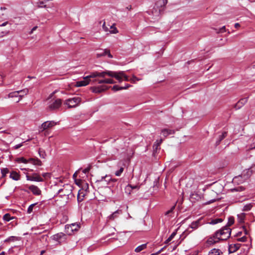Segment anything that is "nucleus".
Instances as JSON below:
<instances>
[{
  "label": "nucleus",
  "instance_id": "1",
  "mask_svg": "<svg viewBox=\"0 0 255 255\" xmlns=\"http://www.w3.org/2000/svg\"><path fill=\"white\" fill-rule=\"evenodd\" d=\"M231 234V229L224 227L220 230L217 231L212 236L209 237L207 243L211 245L218 243L220 240H226L230 237Z\"/></svg>",
  "mask_w": 255,
  "mask_h": 255
},
{
  "label": "nucleus",
  "instance_id": "2",
  "mask_svg": "<svg viewBox=\"0 0 255 255\" xmlns=\"http://www.w3.org/2000/svg\"><path fill=\"white\" fill-rule=\"evenodd\" d=\"M109 76L115 78L119 82H121L123 80L126 81H130L128 76L125 75L124 71L114 72L110 71L108 72Z\"/></svg>",
  "mask_w": 255,
  "mask_h": 255
},
{
  "label": "nucleus",
  "instance_id": "3",
  "mask_svg": "<svg viewBox=\"0 0 255 255\" xmlns=\"http://www.w3.org/2000/svg\"><path fill=\"white\" fill-rule=\"evenodd\" d=\"M81 99L79 97H75L71 99L66 100L64 104L67 106L68 108H75L77 107L81 102Z\"/></svg>",
  "mask_w": 255,
  "mask_h": 255
},
{
  "label": "nucleus",
  "instance_id": "4",
  "mask_svg": "<svg viewBox=\"0 0 255 255\" xmlns=\"http://www.w3.org/2000/svg\"><path fill=\"white\" fill-rule=\"evenodd\" d=\"M72 186L69 184L63 186V188L59 189L58 194L61 197L69 196L72 194Z\"/></svg>",
  "mask_w": 255,
  "mask_h": 255
},
{
  "label": "nucleus",
  "instance_id": "5",
  "mask_svg": "<svg viewBox=\"0 0 255 255\" xmlns=\"http://www.w3.org/2000/svg\"><path fill=\"white\" fill-rule=\"evenodd\" d=\"M62 104V100L60 99H57L53 101H51L48 106V109L50 111H54L58 109Z\"/></svg>",
  "mask_w": 255,
  "mask_h": 255
},
{
  "label": "nucleus",
  "instance_id": "6",
  "mask_svg": "<svg viewBox=\"0 0 255 255\" xmlns=\"http://www.w3.org/2000/svg\"><path fill=\"white\" fill-rule=\"evenodd\" d=\"M80 225L77 223L72 224L71 225H67L65 226L66 232L67 234L70 235L73 231H78L80 228Z\"/></svg>",
  "mask_w": 255,
  "mask_h": 255
},
{
  "label": "nucleus",
  "instance_id": "7",
  "mask_svg": "<svg viewBox=\"0 0 255 255\" xmlns=\"http://www.w3.org/2000/svg\"><path fill=\"white\" fill-rule=\"evenodd\" d=\"M110 71H103L102 72H93V73H91L89 75L87 76V78L91 80V78H94L97 77L104 78L106 75L109 76L108 72H109Z\"/></svg>",
  "mask_w": 255,
  "mask_h": 255
},
{
  "label": "nucleus",
  "instance_id": "8",
  "mask_svg": "<svg viewBox=\"0 0 255 255\" xmlns=\"http://www.w3.org/2000/svg\"><path fill=\"white\" fill-rule=\"evenodd\" d=\"M26 179L27 180L34 181L37 182H42L43 179L37 173H33L31 175H26Z\"/></svg>",
  "mask_w": 255,
  "mask_h": 255
},
{
  "label": "nucleus",
  "instance_id": "9",
  "mask_svg": "<svg viewBox=\"0 0 255 255\" xmlns=\"http://www.w3.org/2000/svg\"><path fill=\"white\" fill-rule=\"evenodd\" d=\"M56 125V123L54 121H47L44 122L40 128L41 129V132H42L45 129L50 128Z\"/></svg>",
  "mask_w": 255,
  "mask_h": 255
},
{
  "label": "nucleus",
  "instance_id": "10",
  "mask_svg": "<svg viewBox=\"0 0 255 255\" xmlns=\"http://www.w3.org/2000/svg\"><path fill=\"white\" fill-rule=\"evenodd\" d=\"M108 88L106 86H95L91 88V90L93 93H100L106 91Z\"/></svg>",
  "mask_w": 255,
  "mask_h": 255
},
{
  "label": "nucleus",
  "instance_id": "11",
  "mask_svg": "<svg viewBox=\"0 0 255 255\" xmlns=\"http://www.w3.org/2000/svg\"><path fill=\"white\" fill-rule=\"evenodd\" d=\"M93 81V80H92V81ZM91 81H92V80L90 79H88V78H87V76H86V77H84V78L82 80L76 82L75 85L77 87L85 86L87 85L88 84H89ZM92 82L94 83L93 82Z\"/></svg>",
  "mask_w": 255,
  "mask_h": 255
},
{
  "label": "nucleus",
  "instance_id": "12",
  "mask_svg": "<svg viewBox=\"0 0 255 255\" xmlns=\"http://www.w3.org/2000/svg\"><path fill=\"white\" fill-rule=\"evenodd\" d=\"M24 93L25 95H27L28 93V90L27 89H24L22 90L15 91L11 92L8 94L9 98L17 97H19V93Z\"/></svg>",
  "mask_w": 255,
  "mask_h": 255
},
{
  "label": "nucleus",
  "instance_id": "13",
  "mask_svg": "<svg viewBox=\"0 0 255 255\" xmlns=\"http://www.w3.org/2000/svg\"><path fill=\"white\" fill-rule=\"evenodd\" d=\"M122 213L121 210H118L108 217V221H113L118 218L120 214Z\"/></svg>",
  "mask_w": 255,
  "mask_h": 255
},
{
  "label": "nucleus",
  "instance_id": "14",
  "mask_svg": "<svg viewBox=\"0 0 255 255\" xmlns=\"http://www.w3.org/2000/svg\"><path fill=\"white\" fill-rule=\"evenodd\" d=\"M106 55H107L109 58L113 57L112 55L110 53V50L107 49L102 50L101 52H99L97 54V56L98 57H100Z\"/></svg>",
  "mask_w": 255,
  "mask_h": 255
},
{
  "label": "nucleus",
  "instance_id": "15",
  "mask_svg": "<svg viewBox=\"0 0 255 255\" xmlns=\"http://www.w3.org/2000/svg\"><path fill=\"white\" fill-rule=\"evenodd\" d=\"M28 189L35 195H39L41 194V191L39 188L35 185H30L29 186Z\"/></svg>",
  "mask_w": 255,
  "mask_h": 255
},
{
  "label": "nucleus",
  "instance_id": "16",
  "mask_svg": "<svg viewBox=\"0 0 255 255\" xmlns=\"http://www.w3.org/2000/svg\"><path fill=\"white\" fill-rule=\"evenodd\" d=\"M248 101V98H245L241 99L238 103L235 105V108L236 110L240 109Z\"/></svg>",
  "mask_w": 255,
  "mask_h": 255
},
{
  "label": "nucleus",
  "instance_id": "17",
  "mask_svg": "<svg viewBox=\"0 0 255 255\" xmlns=\"http://www.w3.org/2000/svg\"><path fill=\"white\" fill-rule=\"evenodd\" d=\"M98 82V84H103V83H106V84H114L115 83V81L111 79H104V80H97V79H95V80H93V82Z\"/></svg>",
  "mask_w": 255,
  "mask_h": 255
},
{
  "label": "nucleus",
  "instance_id": "18",
  "mask_svg": "<svg viewBox=\"0 0 255 255\" xmlns=\"http://www.w3.org/2000/svg\"><path fill=\"white\" fill-rule=\"evenodd\" d=\"M241 247V244H236L230 245L229 247V251L230 253H234L236 252Z\"/></svg>",
  "mask_w": 255,
  "mask_h": 255
},
{
  "label": "nucleus",
  "instance_id": "19",
  "mask_svg": "<svg viewBox=\"0 0 255 255\" xmlns=\"http://www.w3.org/2000/svg\"><path fill=\"white\" fill-rule=\"evenodd\" d=\"M174 133V130L170 129L164 128L161 130V134L164 137L172 134Z\"/></svg>",
  "mask_w": 255,
  "mask_h": 255
},
{
  "label": "nucleus",
  "instance_id": "20",
  "mask_svg": "<svg viewBox=\"0 0 255 255\" xmlns=\"http://www.w3.org/2000/svg\"><path fill=\"white\" fill-rule=\"evenodd\" d=\"M29 162L34 165L41 166L42 162L38 158H29Z\"/></svg>",
  "mask_w": 255,
  "mask_h": 255
},
{
  "label": "nucleus",
  "instance_id": "21",
  "mask_svg": "<svg viewBox=\"0 0 255 255\" xmlns=\"http://www.w3.org/2000/svg\"><path fill=\"white\" fill-rule=\"evenodd\" d=\"M201 219H200L196 221L193 222L190 225V228L192 229H197L199 226L201 225Z\"/></svg>",
  "mask_w": 255,
  "mask_h": 255
},
{
  "label": "nucleus",
  "instance_id": "22",
  "mask_svg": "<svg viewBox=\"0 0 255 255\" xmlns=\"http://www.w3.org/2000/svg\"><path fill=\"white\" fill-rule=\"evenodd\" d=\"M10 178L14 180L17 181L20 179V175L14 171H12L10 174Z\"/></svg>",
  "mask_w": 255,
  "mask_h": 255
},
{
  "label": "nucleus",
  "instance_id": "23",
  "mask_svg": "<svg viewBox=\"0 0 255 255\" xmlns=\"http://www.w3.org/2000/svg\"><path fill=\"white\" fill-rule=\"evenodd\" d=\"M245 178H243V177L242 175H239L238 176H236L233 178V182L235 183L240 184L241 183H242L245 180Z\"/></svg>",
  "mask_w": 255,
  "mask_h": 255
},
{
  "label": "nucleus",
  "instance_id": "24",
  "mask_svg": "<svg viewBox=\"0 0 255 255\" xmlns=\"http://www.w3.org/2000/svg\"><path fill=\"white\" fill-rule=\"evenodd\" d=\"M110 180H112V178L110 175H106L105 176H102L100 180H98L99 182H106L107 184H110Z\"/></svg>",
  "mask_w": 255,
  "mask_h": 255
},
{
  "label": "nucleus",
  "instance_id": "25",
  "mask_svg": "<svg viewBox=\"0 0 255 255\" xmlns=\"http://www.w3.org/2000/svg\"><path fill=\"white\" fill-rule=\"evenodd\" d=\"M65 235L62 233H58L57 234L54 235L53 236V240L56 241H59V240L63 237H64Z\"/></svg>",
  "mask_w": 255,
  "mask_h": 255
},
{
  "label": "nucleus",
  "instance_id": "26",
  "mask_svg": "<svg viewBox=\"0 0 255 255\" xmlns=\"http://www.w3.org/2000/svg\"><path fill=\"white\" fill-rule=\"evenodd\" d=\"M227 135V132L226 131H224L222 133L221 135H219V137L216 141V143H219L224 138H225Z\"/></svg>",
  "mask_w": 255,
  "mask_h": 255
},
{
  "label": "nucleus",
  "instance_id": "27",
  "mask_svg": "<svg viewBox=\"0 0 255 255\" xmlns=\"http://www.w3.org/2000/svg\"><path fill=\"white\" fill-rule=\"evenodd\" d=\"M221 253L219 249H213L209 253V255H221Z\"/></svg>",
  "mask_w": 255,
  "mask_h": 255
},
{
  "label": "nucleus",
  "instance_id": "28",
  "mask_svg": "<svg viewBox=\"0 0 255 255\" xmlns=\"http://www.w3.org/2000/svg\"><path fill=\"white\" fill-rule=\"evenodd\" d=\"M175 205L173 206L170 210L166 211L164 214L165 215L167 216L168 217H172V215L173 214V211L175 209Z\"/></svg>",
  "mask_w": 255,
  "mask_h": 255
},
{
  "label": "nucleus",
  "instance_id": "29",
  "mask_svg": "<svg viewBox=\"0 0 255 255\" xmlns=\"http://www.w3.org/2000/svg\"><path fill=\"white\" fill-rule=\"evenodd\" d=\"M130 86L129 84H127L125 87H119L117 85H115L113 86V89L115 91H117L120 90L126 89Z\"/></svg>",
  "mask_w": 255,
  "mask_h": 255
},
{
  "label": "nucleus",
  "instance_id": "30",
  "mask_svg": "<svg viewBox=\"0 0 255 255\" xmlns=\"http://www.w3.org/2000/svg\"><path fill=\"white\" fill-rule=\"evenodd\" d=\"M147 244H142L140 246H138L135 249V252L136 253H138L144 250L146 248Z\"/></svg>",
  "mask_w": 255,
  "mask_h": 255
},
{
  "label": "nucleus",
  "instance_id": "31",
  "mask_svg": "<svg viewBox=\"0 0 255 255\" xmlns=\"http://www.w3.org/2000/svg\"><path fill=\"white\" fill-rule=\"evenodd\" d=\"M38 153L40 157L43 158H44L46 155L45 151L41 148L39 149Z\"/></svg>",
  "mask_w": 255,
  "mask_h": 255
},
{
  "label": "nucleus",
  "instance_id": "32",
  "mask_svg": "<svg viewBox=\"0 0 255 255\" xmlns=\"http://www.w3.org/2000/svg\"><path fill=\"white\" fill-rule=\"evenodd\" d=\"M1 172L2 174V177H4L6 174L9 172V170L7 168H3L1 169Z\"/></svg>",
  "mask_w": 255,
  "mask_h": 255
},
{
  "label": "nucleus",
  "instance_id": "33",
  "mask_svg": "<svg viewBox=\"0 0 255 255\" xmlns=\"http://www.w3.org/2000/svg\"><path fill=\"white\" fill-rule=\"evenodd\" d=\"M89 184L87 183H83L81 190L88 192Z\"/></svg>",
  "mask_w": 255,
  "mask_h": 255
},
{
  "label": "nucleus",
  "instance_id": "34",
  "mask_svg": "<svg viewBox=\"0 0 255 255\" xmlns=\"http://www.w3.org/2000/svg\"><path fill=\"white\" fill-rule=\"evenodd\" d=\"M234 223V219L233 217H230L228 220L227 225L225 227H227L230 228L229 227L232 225Z\"/></svg>",
  "mask_w": 255,
  "mask_h": 255
},
{
  "label": "nucleus",
  "instance_id": "35",
  "mask_svg": "<svg viewBox=\"0 0 255 255\" xmlns=\"http://www.w3.org/2000/svg\"><path fill=\"white\" fill-rule=\"evenodd\" d=\"M253 205L251 204H247L244 207L243 210L244 211H250Z\"/></svg>",
  "mask_w": 255,
  "mask_h": 255
},
{
  "label": "nucleus",
  "instance_id": "36",
  "mask_svg": "<svg viewBox=\"0 0 255 255\" xmlns=\"http://www.w3.org/2000/svg\"><path fill=\"white\" fill-rule=\"evenodd\" d=\"M245 216H246V214L245 213H242L240 215H238V218L239 219L240 223L244 222V219L245 218Z\"/></svg>",
  "mask_w": 255,
  "mask_h": 255
},
{
  "label": "nucleus",
  "instance_id": "37",
  "mask_svg": "<svg viewBox=\"0 0 255 255\" xmlns=\"http://www.w3.org/2000/svg\"><path fill=\"white\" fill-rule=\"evenodd\" d=\"M17 161L18 162H22L24 163H27L28 162H29V159L28 160H26L24 157H20V158H17Z\"/></svg>",
  "mask_w": 255,
  "mask_h": 255
},
{
  "label": "nucleus",
  "instance_id": "38",
  "mask_svg": "<svg viewBox=\"0 0 255 255\" xmlns=\"http://www.w3.org/2000/svg\"><path fill=\"white\" fill-rule=\"evenodd\" d=\"M175 235H176V233L175 232L172 233L171 234V235L169 236V237L166 240V241L165 242V244H167L170 241H171L172 240V239L174 237Z\"/></svg>",
  "mask_w": 255,
  "mask_h": 255
},
{
  "label": "nucleus",
  "instance_id": "39",
  "mask_svg": "<svg viewBox=\"0 0 255 255\" xmlns=\"http://www.w3.org/2000/svg\"><path fill=\"white\" fill-rule=\"evenodd\" d=\"M110 33H114V34H116V33H117L118 32V30H117V28L114 26V25H112L110 27Z\"/></svg>",
  "mask_w": 255,
  "mask_h": 255
},
{
  "label": "nucleus",
  "instance_id": "40",
  "mask_svg": "<svg viewBox=\"0 0 255 255\" xmlns=\"http://www.w3.org/2000/svg\"><path fill=\"white\" fill-rule=\"evenodd\" d=\"M160 144H153V155H155V152L157 151L158 149H160Z\"/></svg>",
  "mask_w": 255,
  "mask_h": 255
},
{
  "label": "nucleus",
  "instance_id": "41",
  "mask_svg": "<svg viewBox=\"0 0 255 255\" xmlns=\"http://www.w3.org/2000/svg\"><path fill=\"white\" fill-rule=\"evenodd\" d=\"M3 219L4 220V221H9L11 219V218H10V215L9 214H5L3 216Z\"/></svg>",
  "mask_w": 255,
  "mask_h": 255
},
{
  "label": "nucleus",
  "instance_id": "42",
  "mask_svg": "<svg viewBox=\"0 0 255 255\" xmlns=\"http://www.w3.org/2000/svg\"><path fill=\"white\" fill-rule=\"evenodd\" d=\"M222 221H223L222 219H220V218L215 219L212 220L211 223L212 224H216L218 223L222 222Z\"/></svg>",
  "mask_w": 255,
  "mask_h": 255
},
{
  "label": "nucleus",
  "instance_id": "43",
  "mask_svg": "<svg viewBox=\"0 0 255 255\" xmlns=\"http://www.w3.org/2000/svg\"><path fill=\"white\" fill-rule=\"evenodd\" d=\"M244 190H245V188L243 186H239V187H236V188L232 189V191H244Z\"/></svg>",
  "mask_w": 255,
  "mask_h": 255
},
{
  "label": "nucleus",
  "instance_id": "44",
  "mask_svg": "<svg viewBox=\"0 0 255 255\" xmlns=\"http://www.w3.org/2000/svg\"><path fill=\"white\" fill-rule=\"evenodd\" d=\"M124 171V167H121L120 169L115 172V175L117 176H120Z\"/></svg>",
  "mask_w": 255,
  "mask_h": 255
},
{
  "label": "nucleus",
  "instance_id": "45",
  "mask_svg": "<svg viewBox=\"0 0 255 255\" xmlns=\"http://www.w3.org/2000/svg\"><path fill=\"white\" fill-rule=\"evenodd\" d=\"M140 79L137 78L136 77L133 76L130 79V81L131 83H135L136 81H139Z\"/></svg>",
  "mask_w": 255,
  "mask_h": 255
},
{
  "label": "nucleus",
  "instance_id": "46",
  "mask_svg": "<svg viewBox=\"0 0 255 255\" xmlns=\"http://www.w3.org/2000/svg\"><path fill=\"white\" fill-rule=\"evenodd\" d=\"M35 205V204H31L30 205L28 208V209H27V213L28 214H30L32 211H33V208L34 207V206Z\"/></svg>",
  "mask_w": 255,
  "mask_h": 255
},
{
  "label": "nucleus",
  "instance_id": "47",
  "mask_svg": "<svg viewBox=\"0 0 255 255\" xmlns=\"http://www.w3.org/2000/svg\"><path fill=\"white\" fill-rule=\"evenodd\" d=\"M87 193V192H85L83 190H80L78 194L81 196L82 197L84 198Z\"/></svg>",
  "mask_w": 255,
  "mask_h": 255
},
{
  "label": "nucleus",
  "instance_id": "48",
  "mask_svg": "<svg viewBox=\"0 0 255 255\" xmlns=\"http://www.w3.org/2000/svg\"><path fill=\"white\" fill-rule=\"evenodd\" d=\"M129 185H127L125 188V192L128 194H130L131 191V189L130 188Z\"/></svg>",
  "mask_w": 255,
  "mask_h": 255
},
{
  "label": "nucleus",
  "instance_id": "49",
  "mask_svg": "<svg viewBox=\"0 0 255 255\" xmlns=\"http://www.w3.org/2000/svg\"><path fill=\"white\" fill-rule=\"evenodd\" d=\"M247 239V238L245 236H244L242 238H238L237 239V241L239 242H246Z\"/></svg>",
  "mask_w": 255,
  "mask_h": 255
},
{
  "label": "nucleus",
  "instance_id": "50",
  "mask_svg": "<svg viewBox=\"0 0 255 255\" xmlns=\"http://www.w3.org/2000/svg\"><path fill=\"white\" fill-rule=\"evenodd\" d=\"M167 0H163L162 1H159L157 2V3H156L157 5H158V4H160L161 5H163V6H164L166 3H167Z\"/></svg>",
  "mask_w": 255,
  "mask_h": 255
},
{
  "label": "nucleus",
  "instance_id": "51",
  "mask_svg": "<svg viewBox=\"0 0 255 255\" xmlns=\"http://www.w3.org/2000/svg\"><path fill=\"white\" fill-rule=\"evenodd\" d=\"M91 168V166L89 165L88 167L85 168L83 171L85 174L88 173Z\"/></svg>",
  "mask_w": 255,
  "mask_h": 255
},
{
  "label": "nucleus",
  "instance_id": "52",
  "mask_svg": "<svg viewBox=\"0 0 255 255\" xmlns=\"http://www.w3.org/2000/svg\"><path fill=\"white\" fill-rule=\"evenodd\" d=\"M43 177L44 178H47L50 177V173H44L42 174Z\"/></svg>",
  "mask_w": 255,
  "mask_h": 255
},
{
  "label": "nucleus",
  "instance_id": "53",
  "mask_svg": "<svg viewBox=\"0 0 255 255\" xmlns=\"http://www.w3.org/2000/svg\"><path fill=\"white\" fill-rule=\"evenodd\" d=\"M199 196L197 194H194V193H193L192 194H191L190 195V198L191 199H196L197 198H199Z\"/></svg>",
  "mask_w": 255,
  "mask_h": 255
},
{
  "label": "nucleus",
  "instance_id": "54",
  "mask_svg": "<svg viewBox=\"0 0 255 255\" xmlns=\"http://www.w3.org/2000/svg\"><path fill=\"white\" fill-rule=\"evenodd\" d=\"M44 3V2L43 1H40L39 2L37 3V6L38 7H46V5H44V6L42 5V4Z\"/></svg>",
  "mask_w": 255,
  "mask_h": 255
},
{
  "label": "nucleus",
  "instance_id": "55",
  "mask_svg": "<svg viewBox=\"0 0 255 255\" xmlns=\"http://www.w3.org/2000/svg\"><path fill=\"white\" fill-rule=\"evenodd\" d=\"M83 199H84V198L82 197L81 196H80V195L78 194L77 200H78V202H82L83 200Z\"/></svg>",
  "mask_w": 255,
  "mask_h": 255
},
{
  "label": "nucleus",
  "instance_id": "56",
  "mask_svg": "<svg viewBox=\"0 0 255 255\" xmlns=\"http://www.w3.org/2000/svg\"><path fill=\"white\" fill-rule=\"evenodd\" d=\"M128 185H129L130 186V188L131 189V190L132 189H137L139 188V187L137 185H132L131 184H128Z\"/></svg>",
  "mask_w": 255,
  "mask_h": 255
},
{
  "label": "nucleus",
  "instance_id": "57",
  "mask_svg": "<svg viewBox=\"0 0 255 255\" xmlns=\"http://www.w3.org/2000/svg\"><path fill=\"white\" fill-rule=\"evenodd\" d=\"M19 95L20 98L18 99V101H17V102H18L22 99V97H23L24 95H25L24 93H19Z\"/></svg>",
  "mask_w": 255,
  "mask_h": 255
},
{
  "label": "nucleus",
  "instance_id": "58",
  "mask_svg": "<svg viewBox=\"0 0 255 255\" xmlns=\"http://www.w3.org/2000/svg\"><path fill=\"white\" fill-rule=\"evenodd\" d=\"M37 28V26H35L34 27H33L32 29L31 30V31H30L29 32V34H32L33 33V32L34 31H35L36 29Z\"/></svg>",
  "mask_w": 255,
  "mask_h": 255
},
{
  "label": "nucleus",
  "instance_id": "59",
  "mask_svg": "<svg viewBox=\"0 0 255 255\" xmlns=\"http://www.w3.org/2000/svg\"><path fill=\"white\" fill-rule=\"evenodd\" d=\"M243 228L245 234V235H248L249 233H248V231L247 229H246V227L245 226H243Z\"/></svg>",
  "mask_w": 255,
  "mask_h": 255
},
{
  "label": "nucleus",
  "instance_id": "60",
  "mask_svg": "<svg viewBox=\"0 0 255 255\" xmlns=\"http://www.w3.org/2000/svg\"><path fill=\"white\" fill-rule=\"evenodd\" d=\"M13 238H14L13 237H11L9 238L8 239L5 240V242H6L13 241Z\"/></svg>",
  "mask_w": 255,
  "mask_h": 255
},
{
  "label": "nucleus",
  "instance_id": "61",
  "mask_svg": "<svg viewBox=\"0 0 255 255\" xmlns=\"http://www.w3.org/2000/svg\"><path fill=\"white\" fill-rule=\"evenodd\" d=\"M23 144H17L16 145H15L13 148L14 149H17L19 148H20Z\"/></svg>",
  "mask_w": 255,
  "mask_h": 255
},
{
  "label": "nucleus",
  "instance_id": "62",
  "mask_svg": "<svg viewBox=\"0 0 255 255\" xmlns=\"http://www.w3.org/2000/svg\"><path fill=\"white\" fill-rule=\"evenodd\" d=\"M225 31V26H223L220 29L219 32H223Z\"/></svg>",
  "mask_w": 255,
  "mask_h": 255
},
{
  "label": "nucleus",
  "instance_id": "63",
  "mask_svg": "<svg viewBox=\"0 0 255 255\" xmlns=\"http://www.w3.org/2000/svg\"><path fill=\"white\" fill-rule=\"evenodd\" d=\"M118 179L115 178H112V180H110V182H116Z\"/></svg>",
  "mask_w": 255,
  "mask_h": 255
},
{
  "label": "nucleus",
  "instance_id": "64",
  "mask_svg": "<svg viewBox=\"0 0 255 255\" xmlns=\"http://www.w3.org/2000/svg\"><path fill=\"white\" fill-rule=\"evenodd\" d=\"M240 26V25L239 23H236L235 24V27L236 28H239Z\"/></svg>",
  "mask_w": 255,
  "mask_h": 255
}]
</instances>
